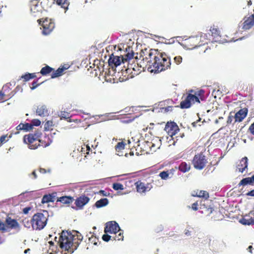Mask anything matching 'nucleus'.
Masks as SVG:
<instances>
[{"label":"nucleus","mask_w":254,"mask_h":254,"mask_svg":"<svg viewBox=\"0 0 254 254\" xmlns=\"http://www.w3.org/2000/svg\"><path fill=\"white\" fill-rule=\"evenodd\" d=\"M83 236L77 231H63L58 240L60 248L63 250V254H72L77 249Z\"/></svg>","instance_id":"f257e3e1"},{"label":"nucleus","mask_w":254,"mask_h":254,"mask_svg":"<svg viewBox=\"0 0 254 254\" xmlns=\"http://www.w3.org/2000/svg\"><path fill=\"white\" fill-rule=\"evenodd\" d=\"M159 51L157 50L145 49L140 53L139 58L135 57L136 64L143 70H147L150 72H154L157 61H159Z\"/></svg>","instance_id":"f03ea898"},{"label":"nucleus","mask_w":254,"mask_h":254,"mask_svg":"<svg viewBox=\"0 0 254 254\" xmlns=\"http://www.w3.org/2000/svg\"><path fill=\"white\" fill-rule=\"evenodd\" d=\"M126 54L121 57L114 56V54H112L108 60L109 65L112 66V67L114 66L117 67L120 65L122 63L124 64L125 62H128L129 64L128 69L132 68L134 70V67L133 66L132 64H129L130 61L133 60L134 53L133 52L132 48L128 46L126 48Z\"/></svg>","instance_id":"7ed1b4c3"},{"label":"nucleus","mask_w":254,"mask_h":254,"mask_svg":"<svg viewBox=\"0 0 254 254\" xmlns=\"http://www.w3.org/2000/svg\"><path fill=\"white\" fill-rule=\"evenodd\" d=\"M159 59L157 61L155 66L154 73L159 72L170 67L171 63L170 58L165 53L159 52Z\"/></svg>","instance_id":"20e7f679"},{"label":"nucleus","mask_w":254,"mask_h":254,"mask_svg":"<svg viewBox=\"0 0 254 254\" xmlns=\"http://www.w3.org/2000/svg\"><path fill=\"white\" fill-rule=\"evenodd\" d=\"M45 213H37L33 215L32 226L34 229L41 230L45 227L48 220V212L45 211Z\"/></svg>","instance_id":"39448f33"},{"label":"nucleus","mask_w":254,"mask_h":254,"mask_svg":"<svg viewBox=\"0 0 254 254\" xmlns=\"http://www.w3.org/2000/svg\"><path fill=\"white\" fill-rule=\"evenodd\" d=\"M202 39H204V36H190L184 41V45L188 49L192 50L207 44V42H204Z\"/></svg>","instance_id":"423d86ee"},{"label":"nucleus","mask_w":254,"mask_h":254,"mask_svg":"<svg viewBox=\"0 0 254 254\" xmlns=\"http://www.w3.org/2000/svg\"><path fill=\"white\" fill-rule=\"evenodd\" d=\"M204 93V91L202 89L197 91L192 89L189 90L186 94L191 106L195 103H200V101H205Z\"/></svg>","instance_id":"0eeeda50"},{"label":"nucleus","mask_w":254,"mask_h":254,"mask_svg":"<svg viewBox=\"0 0 254 254\" xmlns=\"http://www.w3.org/2000/svg\"><path fill=\"white\" fill-rule=\"evenodd\" d=\"M205 150L204 152H200L197 153L194 155L192 160V163L194 168L197 170H202L205 166L207 163V159L206 156L204 155Z\"/></svg>","instance_id":"6e6552de"},{"label":"nucleus","mask_w":254,"mask_h":254,"mask_svg":"<svg viewBox=\"0 0 254 254\" xmlns=\"http://www.w3.org/2000/svg\"><path fill=\"white\" fill-rule=\"evenodd\" d=\"M41 135V133L39 132L25 135L24 136L23 141L28 144L30 149H35L38 147V141Z\"/></svg>","instance_id":"1a4fd4ad"},{"label":"nucleus","mask_w":254,"mask_h":254,"mask_svg":"<svg viewBox=\"0 0 254 254\" xmlns=\"http://www.w3.org/2000/svg\"><path fill=\"white\" fill-rule=\"evenodd\" d=\"M39 25L42 27V33L44 35H47L51 33L55 28V23L51 19L45 18L39 19L37 20Z\"/></svg>","instance_id":"9d476101"},{"label":"nucleus","mask_w":254,"mask_h":254,"mask_svg":"<svg viewBox=\"0 0 254 254\" xmlns=\"http://www.w3.org/2000/svg\"><path fill=\"white\" fill-rule=\"evenodd\" d=\"M48 3V0H42L40 4L37 0H31L30 4L31 12L35 13L42 12L43 10H46L49 7Z\"/></svg>","instance_id":"9b49d317"},{"label":"nucleus","mask_w":254,"mask_h":254,"mask_svg":"<svg viewBox=\"0 0 254 254\" xmlns=\"http://www.w3.org/2000/svg\"><path fill=\"white\" fill-rule=\"evenodd\" d=\"M160 168L158 166H153L147 169H145L142 172L143 175H152L155 174H158V175H171L174 173L175 170H177V168L175 167V169H171L166 171H160Z\"/></svg>","instance_id":"f8f14e48"},{"label":"nucleus","mask_w":254,"mask_h":254,"mask_svg":"<svg viewBox=\"0 0 254 254\" xmlns=\"http://www.w3.org/2000/svg\"><path fill=\"white\" fill-rule=\"evenodd\" d=\"M165 130L169 136L174 138L173 136L175 135L179 131L180 129L176 123L171 122H168L166 124Z\"/></svg>","instance_id":"ddd939ff"},{"label":"nucleus","mask_w":254,"mask_h":254,"mask_svg":"<svg viewBox=\"0 0 254 254\" xmlns=\"http://www.w3.org/2000/svg\"><path fill=\"white\" fill-rule=\"evenodd\" d=\"M120 228L119 224L116 221H110L106 223L105 227V233L116 234L119 231Z\"/></svg>","instance_id":"4468645a"},{"label":"nucleus","mask_w":254,"mask_h":254,"mask_svg":"<svg viewBox=\"0 0 254 254\" xmlns=\"http://www.w3.org/2000/svg\"><path fill=\"white\" fill-rule=\"evenodd\" d=\"M6 227L8 228V232L11 229L16 230L18 232L20 230V226L16 220L7 217L5 219Z\"/></svg>","instance_id":"2eb2a0df"},{"label":"nucleus","mask_w":254,"mask_h":254,"mask_svg":"<svg viewBox=\"0 0 254 254\" xmlns=\"http://www.w3.org/2000/svg\"><path fill=\"white\" fill-rule=\"evenodd\" d=\"M240 222L245 225H250L254 224V211H251L249 216H247L241 219Z\"/></svg>","instance_id":"dca6fc26"},{"label":"nucleus","mask_w":254,"mask_h":254,"mask_svg":"<svg viewBox=\"0 0 254 254\" xmlns=\"http://www.w3.org/2000/svg\"><path fill=\"white\" fill-rule=\"evenodd\" d=\"M9 85L8 84H6L4 85L3 86L2 90L0 91V101H4L6 100V99H5V97L9 98L13 95V94H7L8 91L9 89Z\"/></svg>","instance_id":"f3484780"},{"label":"nucleus","mask_w":254,"mask_h":254,"mask_svg":"<svg viewBox=\"0 0 254 254\" xmlns=\"http://www.w3.org/2000/svg\"><path fill=\"white\" fill-rule=\"evenodd\" d=\"M90 199L88 197L83 195L77 198L75 200V204L76 206L79 208H82L89 201Z\"/></svg>","instance_id":"a211bd4d"},{"label":"nucleus","mask_w":254,"mask_h":254,"mask_svg":"<svg viewBox=\"0 0 254 254\" xmlns=\"http://www.w3.org/2000/svg\"><path fill=\"white\" fill-rule=\"evenodd\" d=\"M248 160V159L247 157L243 158L237 166L236 172L238 173H243L244 171L247 169Z\"/></svg>","instance_id":"6ab92c4d"},{"label":"nucleus","mask_w":254,"mask_h":254,"mask_svg":"<svg viewBox=\"0 0 254 254\" xmlns=\"http://www.w3.org/2000/svg\"><path fill=\"white\" fill-rule=\"evenodd\" d=\"M52 143V140L48 136L45 135L43 137H39L38 141V146H42L43 147H46L49 146Z\"/></svg>","instance_id":"aec40b11"},{"label":"nucleus","mask_w":254,"mask_h":254,"mask_svg":"<svg viewBox=\"0 0 254 254\" xmlns=\"http://www.w3.org/2000/svg\"><path fill=\"white\" fill-rule=\"evenodd\" d=\"M247 115V109H241L235 115V122H241Z\"/></svg>","instance_id":"412c9836"},{"label":"nucleus","mask_w":254,"mask_h":254,"mask_svg":"<svg viewBox=\"0 0 254 254\" xmlns=\"http://www.w3.org/2000/svg\"><path fill=\"white\" fill-rule=\"evenodd\" d=\"M57 196V193L54 192L51 194H45L43 196L41 202L42 203H48L49 202H54Z\"/></svg>","instance_id":"4be33fe9"},{"label":"nucleus","mask_w":254,"mask_h":254,"mask_svg":"<svg viewBox=\"0 0 254 254\" xmlns=\"http://www.w3.org/2000/svg\"><path fill=\"white\" fill-rule=\"evenodd\" d=\"M16 129L17 130V131L15 132V134L18 133L19 130L28 131L32 129L30 123H20L19 125H18L16 127Z\"/></svg>","instance_id":"5701e85b"},{"label":"nucleus","mask_w":254,"mask_h":254,"mask_svg":"<svg viewBox=\"0 0 254 254\" xmlns=\"http://www.w3.org/2000/svg\"><path fill=\"white\" fill-rule=\"evenodd\" d=\"M126 145V142L123 141L117 143L115 148L118 155L120 156H123V151L124 150Z\"/></svg>","instance_id":"b1692460"},{"label":"nucleus","mask_w":254,"mask_h":254,"mask_svg":"<svg viewBox=\"0 0 254 254\" xmlns=\"http://www.w3.org/2000/svg\"><path fill=\"white\" fill-rule=\"evenodd\" d=\"M36 113L40 116H46L49 115L48 110L45 105H41L37 107Z\"/></svg>","instance_id":"393cba45"},{"label":"nucleus","mask_w":254,"mask_h":254,"mask_svg":"<svg viewBox=\"0 0 254 254\" xmlns=\"http://www.w3.org/2000/svg\"><path fill=\"white\" fill-rule=\"evenodd\" d=\"M136 184L137 191L139 193L145 192L150 190V188L148 186H145V184L143 183L138 182Z\"/></svg>","instance_id":"a878e982"},{"label":"nucleus","mask_w":254,"mask_h":254,"mask_svg":"<svg viewBox=\"0 0 254 254\" xmlns=\"http://www.w3.org/2000/svg\"><path fill=\"white\" fill-rule=\"evenodd\" d=\"M151 147H153V145L152 144V141H144L142 143L140 149H143V153H148L149 151H151Z\"/></svg>","instance_id":"bb28decb"},{"label":"nucleus","mask_w":254,"mask_h":254,"mask_svg":"<svg viewBox=\"0 0 254 254\" xmlns=\"http://www.w3.org/2000/svg\"><path fill=\"white\" fill-rule=\"evenodd\" d=\"M191 107V104L189 102V100L186 95L182 97V101L180 104V107L181 109H188Z\"/></svg>","instance_id":"cd10ccee"},{"label":"nucleus","mask_w":254,"mask_h":254,"mask_svg":"<svg viewBox=\"0 0 254 254\" xmlns=\"http://www.w3.org/2000/svg\"><path fill=\"white\" fill-rule=\"evenodd\" d=\"M74 200L73 197L70 196H63L58 198L57 201L64 204H69Z\"/></svg>","instance_id":"c85d7f7f"},{"label":"nucleus","mask_w":254,"mask_h":254,"mask_svg":"<svg viewBox=\"0 0 254 254\" xmlns=\"http://www.w3.org/2000/svg\"><path fill=\"white\" fill-rule=\"evenodd\" d=\"M190 169V163H187L183 162L180 164L179 166L178 169L182 173H186L189 171Z\"/></svg>","instance_id":"c756f323"},{"label":"nucleus","mask_w":254,"mask_h":254,"mask_svg":"<svg viewBox=\"0 0 254 254\" xmlns=\"http://www.w3.org/2000/svg\"><path fill=\"white\" fill-rule=\"evenodd\" d=\"M109 203V200L106 198H101L97 201L95 203L96 207L99 208L107 205Z\"/></svg>","instance_id":"7c9ffc66"},{"label":"nucleus","mask_w":254,"mask_h":254,"mask_svg":"<svg viewBox=\"0 0 254 254\" xmlns=\"http://www.w3.org/2000/svg\"><path fill=\"white\" fill-rule=\"evenodd\" d=\"M65 69L66 68L63 67L58 68L56 70H54L51 74V78H55L61 76Z\"/></svg>","instance_id":"2f4dec72"},{"label":"nucleus","mask_w":254,"mask_h":254,"mask_svg":"<svg viewBox=\"0 0 254 254\" xmlns=\"http://www.w3.org/2000/svg\"><path fill=\"white\" fill-rule=\"evenodd\" d=\"M56 1L57 4L60 5L61 7L65 10V12L67 10L69 5V0H54Z\"/></svg>","instance_id":"473e14b6"},{"label":"nucleus","mask_w":254,"mask_h":254,"mask_svg":"<svg viewBox=\"0 0 254 254\" xmlns=\"http://www.w3.org/2000/svg\"><path fill=\"white\" fill-rule=\"evenodd\" d=\"M254 185L252 179V176L251 177H248L243 179L239 183L238 186H245L246 185Z\"/></svg>","instance_id":"72a5a7b5"},{"label":"nucleus","mask_w":254,"mask_h":254,"mask_svg":"<svg viewBox=\"0 0 254 254\" xmlns=\"http://www.w3.org/2000/svg\"><path fill=\"white\" fill-rule=\"evenodd\" d=\"M192 195L193 196L203 197L205 199H207L209 197V193L204 190H197L196 192L194 191Z\"/></svg>","instance_id":"f704fd0d"},{"label":"nucleus","mask_w":254,"mask_h":254,"mask_svg":"<svg viewBox=\"0 0 254 254\" xmlns=\"http://www.w3.org/2000/svg\"><path fill=\"white\" fill-rule=\"evenodd\" d=\"M53 70V68L49 66V65H46L42 68L40 72L42 75L45 76L50 73L52 72Z\"/></svg>","instance_id":"c9c22d12"},{"label":"nucleus","mask_w":254,"mask_h":254,"mask_svg":"<svg viewBox=\"0 0 254 254\" xmlns=\"http://www.w3.org/2000/svg\"><path fill=\"white\" fill-rule=\"evenodd\" d=\"M210 31L211 32V35L214 38H218L220 37V31L219 28L215 27L214 26L211 27Z\"/></svg>","instance_id":"e433bc0d"},{"label":"nucleus","mask_w":254,"mask_h":254,"mask_svg":"<svg viewBox=\"0 0 254 254\" xmlns=\"http://www.w3.org/2000/svg\"><path fill=\"white\" fill-rule=\"evenodd\" d=\"M36 74L35 73H27L25 75H22L20 77V78L24 79V81H27L31 79H33L35 77H36Z\"/></svg>","instance_id":"4c0bfd02"},{"label":"nucleus","mask_w":254,"mask_h":254,"mask_svg":"<svg viewBox=\"0 0 254 254\" xmlns=\"http://www.w3.org/2000/svg\"><path fill=\"white\" fill-rule=\"evenodd\" d=\"M53 126L54 124L53 121H48L45 123L44 125V129L45 130H50L52 129V127Z\"/></svg>","instance_id":"58836bf2"},{"label":"nucleus","mask_w":254,"mask_h":254,"mask_svg":"<svg viewBox=\"0 0 254 254\" xmlns=\"http://www.w3.org/2000/svg\"><path fill=\"white\" fill-rule=\"evenodd\" d=\"M133 120L134 118L126 115L125 117L122 119L121 122L123 123L127 124L131 122Z\"/></svg>","instance_id":"ea45409f"},{"label":"nucleus","mask_w":254,"mask_h":254,"mask_svg":"<svg viewBox=\"0 0 254 254\" xmlns=\"http://www.w3.org/2000/svg\"><path fill=\"white\" fill-rule=\"evenodd\" d=\"M113 188L116 190H123L124 186L120 183H114L113 184Z\"/></svg>","instance_id":"a19ab883"},{"label":"nucleus","mask_w":254,"mask_h":254,"mask_svg":"<svg viewBox=\"0 0 254 254\" xmlns=\"http://www.w3.org/2000/svg\"><path fill=\"white\" fill-rule=\"evenodd\" d=\"M160 177V180H158V182H156V185L158 186H162L163 183H162L160 181L163 180H167L168 179L171 178L170 176H159Z\"/></svg>","instance_id":"79ce46f5"},{"label":"nucleus","mask_w":254,"mask_h":254,"mask_svg":"<svg viewBox=\"0 0 254 254\" xmlns=\"http://www.w3.org/2000/svg\"><path fill=\"white\" fill-rule=\"evenodd\" d=\"M31 127L33 129L34 126L38 127L41 124V121L38 119H33L30 123Z\"/></svg>","instance_id":"37998d69"},{"label":"nucleus","mask_w":254,"mask_h":254,"mask_svg":"<svg viewBox=\"0 0 254 254\" xmlns=\"http://www.w3.org/2000/svg\"><path fill=\"white\" fill-rule=\"evenodd\" d=\"M0 230L2 232H8V228L6 225L0 220Z\"/></svg>","instance_id":"c03bdc74"},{"label":"nucleus","mask_w":254,"mask_h":254,"mask_svg":"<svg viewBox=\"0 0 254 254\" xmlns=\"http://www.w3.org/2000/svg\"><path fill=\"white\" fill-rule=\"evenodd\" d=\"M61 119H69L70 118V114L66 112H62L60 115Z\"/></svg>","instance_id":"a18cd8bd"},{"label":"nucleus","mask_w":254,"mask_h":254,"mask_svg":"<svg viewBox=\"0 0 254 254\" xmlns=\"http://www.w3.org/2000/svg\"><path fill=\"white\" fill-rule=\"evenodd\" d=\"M38 171L41 174H46V173H51V170L50 169H46L44 168H39L38 169Z\"/></svg>","instance_id":"49530a36"},{"label":"nucleus","mask_w":254,"mask_h":254,"mask_svg":"<svg viewBox=\"0 0 254 254\" xmlns=\"http://www.w3.org/2000/svg\"><path fill=\"white\" fill-rule=\"evenodd\" d=\"M8 140L7 135H2L0 137V144H3Z\"/></svg>","instance_id":"de8ad7c7"},{"label":"nucleus","mask_w":254,"mask_h":254,"mask_svg":"<svg viewBox=\"0 0 254 254\" xmlns=\"http://www.w3.org/2000/svg\"><path fill=\"white\" fill-rule=\"evenodd\" d=\"M174 62L177 64H179L182 62V58L180 56H176L174 58Z\"/></svg>","instance_id":"09e8293b"},{"label":"nucleus","mask_w":254,"mask_h":254,"mask_svg":"<svg viewBox=\"0 0 254 254\" xmlns=\"http://www.w3.org/2000/svg\"><path fill=\"white\" fill-rule=\"evenodd\" d=\"M86 149L85 151H87L86 152V154H89V152L90 150V146L88 145H85V144H84L83 146L81 147V151L82 152L83 151L82 149Z\"/></svg>","instance_id":"8fccbe9b"},{"label":"nucleus","mask_w":254,"mask_h":254,"mask_svg":"<svg viewBox=\"0 0 254 254\" xmlns=\"http://www.w3.org/2000/svg\"><path fill=\"white\" fill-rule=\"evenodd\" d=\"M111 239V236L107 234H104L102 236V239L105 242H108Z\"/></svg>","instance_id":"3c124183"},{"label":"nucleus","mask_w":254,"mask_h":254,"mask_svg":"<svg viewBox=\"0 0 254 254\" xmlns=\"http://www.w3.org/2000/svg\"><path fill=\"white\" fill-rule=\"evenodd\" d=\"M159 141H160V140H159ZM159 144H160V142H159L157 146H156L155 143H153V142H152V144L153 145V147H151V151H155L157 149L159 148Z\"/></svg>","instance_id":"603ef678"},{"label":"nucleus","mask_w":254,"mask_h":254,"mask_svg":"<svg viewBox=\"0 0 254 254\" xmlns=\"http://www.w3.org/2000/svg\"><path fill=\"white\" fill-rule=\"evenodd\" d=\"M39 85V84L37 83V81H34L32 83V86L30 87V88L31 90H34L38 87Z\"/></svg>","instance_id":"864d4df0"},{"label":"nucleus","mask_w":254,"mask_h":254,"mask_svg":"<svg viewBox=\"0 0 254 254\" xmlns=\"http://www.w3.org/2000/svg\"><path fill=\"white\" fill-rule=\"evenodd\" d=\"M249 129L251 133L254 135V123L250 126Z\"/></svg>","instance_id":"5fc2aeb1"},{"label":"nucleus","mask_w":254,"mask_h":254,"mask_svg":"<svg viewBox=\"0 0 254 254\" xmlns=\"http://www.w3.org/2000/svg\"><path fill=\"white\" fill-rule=\"evenodd\" d=\"M31 210V207H26L23 209V212L24 214H27L29 211Z\"/></svg>","instance_id":"6e6d98bb"},{"label":"nucleus","mask_w":254,"mask_h":254,"mask_svg":"<svg viewBox=\"0 0 254 254\" xmlns=\"http://www.w3.org/2000/svg\"><path fill=\"white\" fill-rule=\"evenodd\" d=\"M246 195L247 196H254V189L252 190H250V191H248L246 193Z\"/></svg>","instance_id":"4d7b16f0"},{"label":"nucleus","mask_w":254,"mask_h":254,"mask_svg":"<svg viewBox=\"0 0 254 254\" xmlns=\"http://www.w3.org/2000/svg\"><path fill=\"white\" fill-rule=\"evenodd\" d=\"M191 208L193 210L196 211L198 209L197 208V203L194 202L192 204Z\"/></svg>","instance_id":"13d9d810"},{"label":"nucleus","mask_w":254,"mask_h":254,"mask_svg":"<svg viewBox=\"0 0 254 254\" xmlns=\"http://www.w3.org/2000/svg\"><path fill=\"white\" fill-rule=\"evenodd\" d=\"M99 193L102 194L103 196H108L109 193H107L105 190H101L99 191Z\"/></svg>","instance_id":"bf43d9fd"},{"label":"nucleus","mask_w":254,"mask_h":254,"mask_svg":"<svg viewBox=\"0 0 254 254\" xmlns=\"http://www.w3.org/2000/svg\"><path fill=\"white\" fill-rule=\"evenodd\" d=\"M117 240H123V236L122 235V234L121 233V232H120V233L118 235V236L117 237Z\"/></svg>","instance_id":"052dcab7"},{"label":"nucleus","mask_w":254,"mask_h":254,"mask_svg":"<svg viewBox=\"0 0 254 254\" xmlns=\"http://www.w3.org/2000/svg\"><path fill=\"white\" fill-rule=\"evenodd\" d=\"M172 107L171 106H168L166 108H165V111L166 112H168L169 111H171L172 110Z\"/></svg>","instance_id":"680f3d73"},{"label":"nucleus","mask_w":254,"mask_h":254,"mask_svg":"<svg viewBox=\"0 0 254 254\" xmlns=\"http://www.w3.org/2000/svg\"><path fill=\"white\" fill-rule=\"evenodd\" d=\"M185 234L187 236H190V232L189 230H186L185 231Z\"/></svg>","instance_id":"e2e57ef3"},{"label":"nucleus","mask_w":254,"mask_h":254,"mask_svg":"<svg viewBox=\"0 0 254 254\" xmlns=\"http://www.w3.org/2000/svg\"><path fill=\"white\" fill-rule=\"evenodd\" d=\"M253 249V247L252 246H250L248 248V250H249V251L251 253H252V249Z\"/></svg>","instance_id":"0e129e2a"},{"label":"nucleus","mask_w":254,"mask_h":254,"mask_svg":"<svg viewBox=\"0 0 254 254\" xmlns=\"http://www.w3.org/2000/svg\"><path fill=\"white\" fill-rule=\"evenodd\" d=\"M30 251V249H27L26 250H25L24 252V254H27L28 253L29 251Z\"/></svg>","instance_id":"69168bd1"},{"label":"nucleus","mask_w":254,"mask_h":254,"mask_svg":"<svg viewBox=\"0 0 254 254\" xmlns=\"http://www.w3.org/2000/svg\"><path fill=\"white\" fill-rule=\"evenodd\" d=\"M31 175H36V170L33 171L32 172Z\"/></svg>","instance_id":"338daca9"},{"label":"nucleus","mask_w":254,"mask_h":254,"mask_svg":"<svg viewBox=\"0 0 254 254\" xmlns=\"http://www.w3.org/2000/svg\"><path fill=\"white\" fill-rule=\"evenodd\" d=\"M20 88L19 86H17L15 89V90H16V92L20 90Z\"/></svg>","instance_id":"774afa93"}]
</instances>
